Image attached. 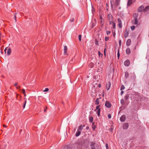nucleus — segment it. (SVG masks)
Masks as SVG:
<instances>
[{
    "instance_id": "f257e3e1",
    "label": "nucleus",
    "mask_w": 149,
    "mask_h": 149,
    "mask_svg": "<svg viewBox=\"0 0 149 149\" xmlns=\"http://www.w3.org/2000/svg\"><path fill=\"white\" fill-rule=\"evenodd\" d=\"M138 16V14L136 13H134L133 14V17L134 20L132 21V23L135 24H137L138 20L137 18Z\"/></svg>"
},
{
    "instance_id": "f03ea898",
    "label": "nucleus",
    "mask_w": 149,
    "mask_h": 149,
    "mask_svg": "<svg viewBox=\"0 0 149 149\" xmlns=\"http://www.w3.org/2000/svg\"><path fill=\"white\" fill-rule=\"evenodd\" d=\"M130 63V61L129 60H127L124 62V65L126 67L129 65Z\"/></svg>"
},
{
    "instance_id": "7ed1b4c3",
    "label": "nucleus",
    "mask_w": 149,
    "mask_h": 149,
    "mask_svg": "<svg viewBox=\"0 0 149 149\" xmlns=\"http://www.w3.org/2000/svg\"><path fill=\"white\" fill-rule=\"evenodd\" d=\"M105 105L107 108H110L111 107V104L109 102L107 101L106 102Z\"/></svg>"
},
{
    "instance_id": "20e7f679",
    "label": "nucleus",
    "mask_w": 149,
    "mask_h": 149,
    "mask_svg": "<svg viewBox=\"0 0 149 149\" xmlns=\"http://www.w3.org/2000/svg\"><path fill=\"white\" fill-rule=\"evenodd\" d=\"M118 26L120 28H121L122 27V22L121 20L118 18Z\"/></svg>"
},
{
    "instance_id": "39448f33",
    "label": "nucleus",
    "mask_w": 149,
    "mask_h": 149,
    "mask_svg": "<svg viewBox=\"0 0 149 149\" xmlns=\"http://www.w3.org/2000/svg\"><path fill=\"white\" fill-rule=\"evenodd\" d=\"M111 86V83L110 82H109L106 85V88L107 90H109Z\"/></svg>"
},
{
    "instance_id": "423d86ee",
    "label": "nucleus",
    "mask_w": 149,
    "mask_h": 149,
    "mask_svg": "<svg viewBox=\"0 0 149 149\" xmlns=\"http://www.w3.org/2000/svg\"><path fill=\"white\" fill-rule=\"evenodd\" d=\"M144 7L143 6H141L139 7L138 10V11L139 12H141L143 10Z\"/></svg>"
},
{
    "instance_id": "0eeeda50",
    "label": "nucleus",
    "mask_w": 149,
    "mask_h": 149,
    "mask_svg": "<svg viewBox=\"0 0 149 149\" xmlns=\"http://www.w3.org/2000/svg\"><path fill=\"white\" fill-rule=\"evenodd\" d=\"M125 120V116L124 115H123L120 117V120L121 122H124Z\"/></svg>"
},
{
    "instance_id": "6e6552de",
    "label": "nucleus",
    "mask_w": 149,
    "mask_h": 149,
    "mask_svg": "<svg viewBox=\"0 0 149 149\" xmlns=\"http://www.w3.org/2000/svg\"><path fill=\"white\" fill-rule=\"evenodd\" d=\"M128 127V125L127 123H125L124 124L123 126V128L124 129H127Z\"/></svg>"
},
{
    "instance_id": "1a4fd4ad",
    "label": "nucleus",
    "mask_w": 149,
    "mask_h": 149,
    "mask_svg": "<svg viewBox=\"0 0 149 149\" xmlns=\"http://www.w3.org/2000/svg\"><path fill=\"white\" fill-rule=\"evenodd\" d=\"M67 47L66 46H65L64 47V55L67 54Z\"/></svg>"
},
{
    "instance_id": "9d476101",
    "label": "nucleus",
    "mask_w": 149,
    "mask_h": 149,
    "mask_svg": "<svg viewBox=\"0 0 149 149\" xmlns=\"http://www.w3.org/2000/svg\"><path fill=\"white\" fill-rule=\"evenodd\" d=\"M130 44V39H128L126 42V45L127 46H129Z\"/></svg>"
},
{
    "instance_id": "9b49d317",
    "label": "nucleus",
    "mask_w": 149,
    "mask_h": 149,
    "mask_svg": "<svg viewBox=\"0 0 149 149\" xmlns=\"http://www.w3.org/2000/svg\"><path fill=\"white\" fill-rule=\"evenodd\" d=\"M95 143L94 142H92L91 144V147L92 149H96L95 146Z\"/></svg>"
},
{
    "instance_id": "f8f14e48",
    "label": "nucleus",
    "mask_w": 149,
    "mask_h": 149,
    "mask_svg": "<svg viewBox=\"0 0 149 149\" xmlns=\"http://www.w3.org/2000/svg\"><path fill=\"white\" fill-rule=\"evenodd\" d=\"M120 1V0H116L115 5L116 6H117L119 5Z\"/></svg>"
},
{
    "instance_id": "ddd939ff",
    "label": "nucleus",
    "mask_w": 149,
    "mask_h": 149,
    "mask_svg": "<svg viewBox=\"0 0 149 149\" xmlns=\"http://www.w3.org/2000/svg\"><path fill=\"white\" fill-rule=\"evenodd\" d=\"M126 52L127 54H129L130 53V49L129 47L127 48L126 50Z\"/></svg>"
},
{
    "instance_id": "4468645a",
    "label": "nucleus",
    "mask_w": 149,
    "mask_h": 149,
    "mask_svg": "<svg viewBox=\"0 0 149 149\" xmlns=\"http://www.w3.org/2000/svg\"><path fill=\"white\" fill-rule=\"evenodd\" d=\"M11 53V49L10 48H9L8 49V51H7V54L8 55H10Z\"/></svg>"
},
{
    "instance_id": "2eb2a0df",
    "label": "nucleus",
    "mask_w": 149,
    "mask_h": 149,
    "mask_svg": "<svg viewBox=\"0 0 149 149\" xmlns=\"http://www.w3.org/2000/svg\"><path fill=\"white\" fill-rule=\"evenodd\" d=\"M128 34H129L128 32L127 31H125V33H124V37L125 38H127V36H128Z\"/></svg>"
},
{
    "instance_id": "dca6fc26",
    "label": "nucleus",
    "mask_w": 149,
    "mask_h": 149,
    "mask_svg": "<svg viewBox=\"0 0 149 149\" xmlns=\"http://www.w3.org/2000/svg\"><path fill=\"white\" fill-rule=\"evenodd\" d=\"M81 133V132L80 131L77 130V132H76V136H79L80 134Z\"/></svg>"
},
{
    "instance_id": "f3484780",
    "label": "nucleus",
    "mask_w": 149,
    "mask_h": 149,
    "mask_svg": "<svg viewBox=\"0 0 149 149\" xmlns=\"http://www.w3.org/2000/svg\"><path fill=\"white\" fill-rule=\"evenodd\" d=\"M83 127H82V125H81L79 127L78 130L81 131L83 129Z\"/></svg>"
},
{
    "instance_id": "a211bd4d",
    "label": "nucleus",
    "mask_w": 149,
    "mask_h": 149,
    "mask_svg": "<svg viewBox=\"0 0 149 149\" xmlns=\"http://www.w3.org/2000/svg\"><path fill=\"white\" fill-rule=\"evenodd\" d=\"M99 99L98 98H97L95 101V104L96 105H98L99 104Z\"/></svg>"
},
{
    "instance_id": "6ab92c4d",
    "label": "nucleus",
    "mask_w": 149,
    "mask_h": 149,
    "mask_svg": "<svg viewBox=\"0 0 149 149\" xmlns=\"http://www.w3.org/2000/svg\"><path fill=\"white\" fill-rule=\"evenodd\" d=\"M100 109H99L98 110H97V113L98 116H99L100 115Z\"/></svg>"
},
{
    "instance_id": "aec40b11",
    "label": "nucleus",
    "mask_w": 149,
    "mask_h": 149,
    "mask_svg": "<svg viewBox=\"0 0 149 149\" xmlns=\"http://www.w3.org/2000/svg\"><path fill=\"white\" fill-rule=\"evenodd\" d=\"M130 96V94H127L125 96V99L126 100H127L128 99V97Z\"/></svg>"
},
{
    "instance_id": "412c9836",
    "label": "nucleus",
    "mask_w": 149,
    "mask_h": 149,
    "mask_svg": "<svg viewBox=\"0 0 149 149\" xmlns=\"http://www.w3.org/2000/svg\"><path fill=\"white\" fill-rule=\"evenodd\" d=\"M89 121L90 122H92L93 120V118L92 117H91L89 118Z\"/></svg>"
},
{
    "instance_id": "4be33fe9",
    "label": "nucleus",
    "mask_w": 149,
    "mask_h": 149,
    "mask_svg": "<svg viewBox=\"0 0 149 149\" xmlns=\"http://www.w3.org/2000/svg\"><path fill=\"white\" fill-rule=\"evenodd\" d=\"M22 92L23 94H24V96H26V93H25V90L24 89H22Z\"/></svg>"
},
{
    "instance_id": "5701e85b",
    "label": "nucleus",
    "mask_w": 149,
    "mask_h": 149,
    "mask_svg": "<svg viewBox=\"0 0 149 149\" xmlns=\"http://www.w3.org/2000/svg\"><path fill=\"white\" fill-rule=\"evenodd\" d=\"M25 101L24 103V105H23V108L24 109L25 108L26 104V99L25 98Z\"/></svg>"
},
{
    "instance_id": "b1692460",
    "label": "nucleus",
    "mask_w": 149,
    "mask_h": 149,
    "mask_svg": "<svg viewBox=\"0 0 149 149\" xmlns=\"http://www.w3.org/2000/svg\"><path fill=\"white\" fill-rule=\"evenodd\" d=\"M125 88V87H124V86L123 85H122L121 86V87H120V90L121 91H122V90L124 89Z\"/></svg>"
},
{
    "instance_id": "393cba45",
    "label": "nucleus",
    "mask_w": 149,
    "mask_h": 149,
    "mask_svg": "<svg viewBox=\"0 0 149 149\" xmlns=\"http://www.w3.org/2000/svg\"><path fill=\"white\" fill-rule=\"evenodd\" d=\"M79 40L80 41L81 40V35H79L78 36Z\"/></svg>"
},
{
    "instance_id": "a878e982",
    "label": "nucleus",
    "mask_w": 149,
    "mask_h": 149,
    "mask_svg": "<svg viewBox=\"0 0 149 149\" xmlns=\"http://www.w3.org/2000/svg\"><path fill=\"white\" fill-rule=\"evenodd\" d=\"M120 54H119V50L118 49V54H117V56H118V59L119 58V57H120Z\"/></svg>"
},
{
    "instance_id": "bb28decb",
    "label": "nucleus",
    "mask_w": 149,
    "mask_h": 149,
    "mask_svg": "<svg viewBox=\"0 0 149 149\" xmlns=\"http://www.w3.org/2000/svg\"><path fill=\"white\" fill-rule=\"evenodd\" d=\"M130 0H129L128 1V3H127V6H130Z\"/></svg>"
},
{
    "instance_id": "cd10ccee",
    "label": "nucleus",
    "mask_w": 149,
    "mask_h": 149,
    "mask_svg": "<svg viewBox=\"0 0 149 149\" xmlns=\"http://www.w3.org/2000/svg\"><path fill=\"white\" fill-rule=\"evenodd\" d=\"M112 25L113 28L114 29H115V28H116V24H115L114 23H113V24H112Z\"/></svg>"
},
{
    "instance_id": "c85d7f7f",
    "label": "nucleus",
    "mask_w": 149,
    "mask_h": 149,
    "mask_svg": "<svg viewBox=\"0 0 149 149\" xmlns=\"http://www.w3.org/2000/svg\"><path fill=\"white\" fill-rule=\"evenodd\" d=\"M90 68H92L94 66V64L93 63H91L90 64Z\"/></svg>"
},
{
    "instance_id": "c756f323",
    "label": "nucleus",
    "mask_w": 149,
    "mask_h": 149,
    "mask_svg": "<svg viewBox=\"0 0 149 149\" xmlns=\"http://www.w3.org/2000/svg\"><path fill=\"white\" fill-rule=\"evenodd\" d=\"M49 91V89L47 88H46L45 90L43 91V92H47Z\"/></svg>"
},
{
    "instance_id": "7c9ffc66",
    "label": "nucleus",
    "mask_w": 149,
    "mask_h": 149,
    "mask_svg": "<svg viewBox=\"0 0 149 149\" xmlns=\"http://www.w3.org/2000/svg\"><path fill=\"white\" fill-rule=\"evenodd\" d=\"M109 39V37H106L105 38V40L106 41H107Z\"/></svg>"
},
{
    "instance_id": "2f4dec72",
    "label": "nucleus",
    "mask_w": 149,
    "mask_h": 149,
    "mask_svg": "<svg viewBox=\"0 0 149 149\" xmlns=\"http://www.w3.org/2000/svg\"><path fill=\"white\" fill-rule=\"evenodd\" d=\"M95 44L96 45H98V42L97 40H96L95 42Z\"/></svg>"
},
{
    "instance_id": "473e14b6",
    "label": "nucleus",
    "mask_w": 149,
    "mask_h": 149,
    "mask_svg": "<svg viewBox=\"0 0 149 149\" xmlns=\"http://www.w3.org/2000/svg\"><path fill=\"white\" fill-rule=\"evenodd\" d=\"M135 26H131V29L132 30H134L135 29Z\"/></svg>"
},
{
    "instance_id": "72a5a7b5",
    "label": "nucleus",
    "mask_w": 149,
    "mask_h": 149,
    "mask_svg": "<svg viewBox=\"0 0 149 149\" xmlns=\"http://www.w3.org/2000/svg\"><path fill=\"white\" fill-rule=\"evenodd\" d=\"M100 105L97 106L96 107V109L95 110V111H96V110H98L99 109H100L99 108Z\"/></svg>"
},
{
    "instance_id": "f704fd0d",
    "label": "nucleus",
    "mask_w": 149,
    "mask_h": 149,
    "mask_svg": "<svg viewBox=\"0 0 149 149\" xmlns=\"http://www.w3.org/2000/svg\"><path fill=\"white\" fill-rule=\"evenodd\" d=\"M74 18H71L70 19V21L71 22H72L73 21H74Z\"/></svg>"
},
{
    "instance_id": "c9c22d12",
    "label": "nucleus",
    "mask_w": 149,
    "mask_h": 149,
    "mask_svg": "<svg viewBox=\"0 0 149 149\" xmlns=\"http://www.w3.org/2000/svg\"><path fill=\"white\" fill-rule=\"evenodd\" d=\"M149 9V6H147V7H146L145 8V10H148Z\"/></svg>"
},
{
    "instance_id": "e433bc0d",
    "label": "nucleus",
    "mask_w": 149,
    "mask_h": 149,
    "mask_svg": "<svg viewBox=\"0 0 149 149\" xmlns=\"http://www.w3.org/2000/svg\"><path fill=\"white\" fill-rule=\"evenodd\" d=\"M108 117L109 119L111 118V115L110 114H109L108 116Z\"/></svg>"
},
{
    "instance_id": "4c0bfd02",
    "label": "nucleus",
    "mask_w": 149,
    "mask_h": 149,
    "mask_svg": "<svg viewBox=\"0 0 149 149\" xmlns=\"http://www.w3.org/2000/svg\"><path fill=\"white\" fill-rule=\"evenodd\" d=\"M125 77L127 78L128 76V73H126L125 74Z\"/></svg>"
},
{
    "instance_id": "58836bf2",
    "label": "nucleus",
    "mask_w": 149,
    "mask_h": 149,
    "mask_svg": "<svg viewBox=\"0 0 149 149\" xmlns=\"http://www.w3.org/2000/svg\"><path fill=\"white\" fill-rule=\"evenodd\" d=\"M136 0H131V4L132 3H134V2H135Z\"/></svg>"
},
{
    "instance_id": "ea45409f",
    "label": "nucleus",
    "mask_w": 149,
    "mask_h": 149,
    "mask_svg": "<svg viewBox=\"0 0 149 149\" xmlns=\"http://www.w3.org/2000/svg\"><path fill=\"white\" fill-rule=\"evenodd\" d=\"M110 31H107V35H108L110 33Z\"/></svg>"
},
{
    "instance_id": "a19ab883",
    "label": "nucleus",
    "mask_w": 149,
    "mask_h": 149,
    "mask_svg": "<svg viewBox=\"0 0 149 149\" xmlns=\"http://www.w3.org/2000/svg\"><path fill=\"white\" fill-rule=\"evenodd\" d=\"M17 14V13H15V21H16V15Z\"/></svg>"
},
{
    "instance_id": "79ce46f5",
    "label": "nucleus",
    "mask_w": 149,
    "mask_h": 149,
    "mask_svg": "<svg viewBox=\"0 0 149 149\" xmlns=\"http://www.w3.org/2000/svg\"><path fill=\"white\" fill-rule=\"evenodd\" d=\"M124 93V91H121V93H120V95H123V93Z\"/></svg>"
},
{
    "instance_id": "37998d69",
    "label": "nucleus",
    "mask_w": 149,
    "mask_h": 149,
    "mask_svg": "<svg viewBox=\"0 0 149 149\" xmlns=\"http://www.w3.org/2000/svg\"><path fill=\"white\" fill-rule=\"evenodd\" d=\"M106 48H105L104 51V53L105 55H106Z\"/></svg>"
},
{
    "instance_id": "c03bdc74",
    "label": "nucleus",
    "mask_w": 149,
    "mask_h": 149,
    "mask_svg": "<svg viewBox=\"0 0 149 149\" xmlns=\"http://www.w3.org/2000/svg\"><path fill=\"white\" fill-rule=\"evenodd\" d=\"M121 40H119V44L120 45H121Z\"/></svg>"
},
{
    "instance_id": "a18cd8bd",
    "label": "nucleus",
    "mask_w": 149,
    "mask_h": 149,
    "mask_svg": "<svg viewBox=\"0 0 149 149\" xmlns=\"http://www.w3.org/2000/svg\"><path fill=\"white\" fill-rule=\"evenodd\" d=\"M113 23H114V22H113L112 21H111L110 22V23H109L110 24H113Z\"/></svg>"
},
{
    "instance_id": "49530a36",
    "label": "nucleus",
    "mask_w": 149,
    "mask_h": 149,
    "mask_svg": "<svg viewBox=\"0 0 149 149\" xmlns=\"http://www.w3.org/2000/svg\"><path fill=\"white\" fill-rule=\"evenodd\" d=\"M14 86H16L17 85V83H16L14 84Z\"/></svg>"
},
{
    "instance_id": "de8ad7c7",
    "label": "nucleus",
    "mask_w": 149,
    "mask_h": 149,
    "mask_svg": "<svg viewBox=\"0 0 149 149\" xmlns=\"http://www.w3.org/2000/svg\"><path fill=\"white\" fill-rule=\"evenodd\" d=\"M20 87V86H18L16 87V88H17V89H18Z\"/></svg>"
},
{
    "instance_id": "09e8293b",
    "label": "nucleus",
    "mask_w": 149,
    "mask_h": 149,
    "mask_svg": "<svg viewBox=\"0 0 149 149\" xmlns=\"http://www.w3.org/2000/svg\"><path fill=\"white\" fill-rule=\"evenodd\" d=\"M93 129L94 130H95V126L94 125L93 127Z\"/></svg>"
},
{
    "instance_id": "8fccbe9b",
    "label": "nucleus",
    "mask_w": 149,
    "mask_h": 149,
    "mask_svg": "<svg viewBox=\"0 0 149 149\" xmlns=\"http://www.w3.org/2000/svg\"><path fill=\"white\" fill-rule=\"evenodd\" d=\"M86 129L87 130H88L89 129V127H88V126H87L86 127Z\"/></svg>"
},
{
    "instance_id": "3c124183",
    "label": "nucleus",
    "mask_w": 149,
    "mask_h": 149,
    "mask_svg": "<svg viewBox=\"0 0 149 149\" xmlns=\"http://www.w3.org/2000/svg\"><path fill=\"white\" fill-rule=\"evenodd\" d=\"M7 48H5V49L4 50V52H5V53H6V49H7Z\"/></svg>"
},
{
    "instance_id": "603ef678",
    "label": "nucleus",
    "mask_w": 149,
    "mask_h": 149,
    "mask_svg": "<svg viewBox=\"0 0 149 149\" xmlns=\"http://www.w3.org/2000/svg\"><path fill=\"white\" fill-rule=\"evenodd\" d=\"M106 147L107 149H108V148H107V147H108V145H107V144H106Z\"/></svg>"
},
{
    "instance_id": "864d4df0",
    "label": "nucleus",
    "mask_w": 149,
    "mask_h": 149,
    "mask_svg": "<svg viewBox=\"0 0 149 149\" xmlns=\"http://www.w3.org/2000/svg\"><path fill=\"white\" fill-rule=\"evenodd\" d=\"M98 53H99V55L100 56V55H102V54H100V52H99H99H98Z\"/></svg>"
},
{
    "instance_id": "5fc2aeb1",
    "label": "nucleus",
    "mask_w": 149,
    "mask_h": 149,
    "mask_svg": "<svg viewBox=\"0 0 149 149\" xmlns=\"http://www.w3.org/2000/svg\"><path fill=\"white\" fill-rule=\"evenodd\" d=\"M98 86H99V87H101V85L100 84H99V85Z\"/></svg>"
},
{
    "instance_id": "6e6d98bb",
    "label": "nucleus",
    "mask_w": 149,
    "mask_h": 149,
    "mask_svg": "<svg viewBox=\"0 0 149 149\" xmlns=\"http://www.w3.org/2000/svg\"><path fill=\"white\" fill-rule=\"evenodd\" d=\"M3 126L4 127H6V125H3Z\"/></svg>"
},
{
    "instance_id": "4d7b16f0",
    "label": "nucleus",
    "mask_w": 149,
    "mask_h": 149,
    "mask_svg": "<svg viewBox=\"0 0 149 149\" xmlns=\"http://www.w3.org/2000/svg\"><path fill=\"white\" fill-rule=\"evenodd\" d=\"M82 127H85V125H82Z\"/></svg>"
},
{
    "instance_id": "13d9d810",
    "label": "nucleus",
    "mask_w": 149,
    "mask_h": 149,
    "mask_svg": "<svg viewBox=\"0 0 149 149\" xmlns=\"http://www.w3.org/2000/svg\"><path fill=\"white\" fill-rule=\"evenodd\" d=\"M94 123H92V125H94Z\"/></svg>"
},
{
    "instance_id": "bf43d9fd",
    "label": "nucleus",
    "mask_w": 149,
    "mask_h": 149,
    "mask_svg": "<svg viewBox=\"0 0 149 149\" xmlns=\"http://www.w3.org/2000/svg\"><path fill=\"white\" fill-rule=\"evenodd\" d=\"M44 111L45 112V111H46V109H45V110H44Z\"/></svg>"
},
{
    "instance_id": "052dcab7",
    "label": "nucleus",
    "mask_w": 149,
    "mask_h": 149,
    "mask_svg": "<svg viewBox=\"0 0 149 149\" xmlns=\"http://www.w3.org/2000/svg\"><path fill=\"white\" fill-rule=\"evenodd\" d=\"M22 131V130L21 129L20 130V131Z\"/></svg>"
}]
</instances>
